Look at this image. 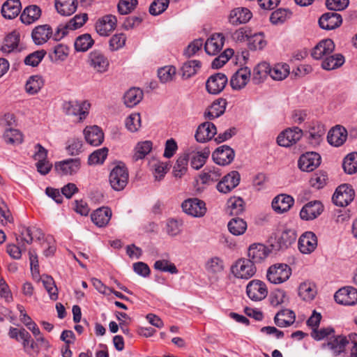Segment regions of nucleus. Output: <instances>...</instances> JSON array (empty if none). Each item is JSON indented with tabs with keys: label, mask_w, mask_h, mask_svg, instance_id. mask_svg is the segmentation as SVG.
Returning a JSON list of instances; mask_svg holds the SVG:
<instances>
[{
	"label": "nucleus",
	"mask_w": 357,
	"mask_h": 357,
	"mask_svg": "<svg viewBox=\"0 0 357 357\" xmlns=\"http://www.w3.org/2000/svg\"><path fill=\"white\" fill-rule=\"evenodd\" d=\"M351 344V357H357V334L351 333L348 337L343 335L331 337L327 342L321 344L322 349L328 348L330 349L334 356H339L345 350V347Z\"/></svg>",
	"instance_id": "1"
},
{
	"label": "nucleus",
	"mask_w": 357,
	"mask_h": 357,
	"mask_svg": "<svg viewBox=\"0 0 357 357\" xmlns=\"http://www.w3.org/2000/svg\"><path fill=\"white\" fill-rule=\"evenodd\" d=\"M291 275V268L287 264L278 263L267 270V280L272 284H278L286 282Z\"/></svg>",
	"instance_id": "2"
},
{
	"label": "nucleus",
	"mask_w": 357,
	"mask_h": 357,
	"mask_svg": "<svg viewBox=\"0 0 357 357\" xmlns=\"http://www.w3.org/2000/svg\"><path fill=\"white\" fill-rule=\"evenodd\" d=\"M111 187L116 191L123 190L128 184V171L124 164L116 165L109 176Z\"/></svg>",
	"instance_id": "3"
},
{
	"label": "nucleus",
	"mask_w": 357,
	"mask_h": 357,
	"mask_svg": "<svg viewBox=\"0 0 357 357\" xmlns=\"http://www.w3.org/2000/svg\"><path fill=\"white\" fill-rule=\"evenodd\" d=\"M257 268L250 259H238L231 266V272L237 278L248 280L256 273Z\"/></svg>",
	"instance_id": "4"
},
{
	"label": "nucleus",
	"mask_w": 357,
	"mask_h": 357,
	"mask_svg": "<svg viewBox=\"0 0 357 357\" xmlns=\"http://www.w3.org/2000/svg\"><path fill=\"white\" fill-rule=\"evenodd\" d=\"M354 190L349 184H342L337 187L333 195L332 200L334 204L338 206H346L354 199Z\"/></svg>",
	"instance_id": "5"
},
{
	"label": "nucleus",
	"mask_w": 357,
	"mask_h": 357,
	"mask_svg": "<svg viewBox=\"0 0 357 357\" xmlns=\"http://www.w3.org/2000/svg\"><path fill=\"white\" fill-rule=\"evenodd\" d=\"M89 107L90 104L86 101L70 100L63 104V109L65 114L68 116L79 115V121H82L86 117Z\"/></svg>",
	"instance_id": "6"
},
{
	"label": "nucleus",
	"mask_w": 357,
	"mask_h": 357,
	"mask_svg": "<svg viewBox=\"0 0 357 357\" xmlns=\"http://www.w3.org/2000/svg\"><path fill=\"white\" fill-rule=\"evenodd\" d=\"M303 135V130L296 126L289 128L282 132L277 137L278 145L289 147L299 141Z\"/></svg>",
	"instance_id": "7"
},
{
	"label": "nucleus",
	"mask_w": 357,
	"mask_h": 357,
	"mask_svg": "<svg viewBox=\"0 0 357 357\" xmlns=\"http://www.w3.org/2000/svg\"><path fill=\"white\" fill-rule=\"evenodd\" d=\"M88 63L96 72L104 73L108 70L109 61L107 57L99 50L90 52Z\"/></svg>",
	"instance_id": "8"
},
{
	"label": "nucleus",
	"mask_w": 357,
	"mask_h": 357,
	"mask_svg": "<svg viewBox=\"0 0 357 357\" xmlns=\"http://www.w3.org/2000/svg\"><path fill=\"white\" fill-rule=\"evenodd\" d=\"M246 293L251 300L259 301L266 297L268 290L264 282L259 280H253L248 284Z\"/></svg>",
	"instance_id": "9"
},
{
	"label": "nucleus",
	"mask_w": 357,
	"mask_h": 357,
	"mask_svg": "<svg viewBox=\"0 0 357 357\" xmlns=\"http://www.w3.org/2000/svg\"><path fill=\"white\" fill-rule=\"evenodd\" d=\"M235 157V151L229 146L222 145L218 147L212 153L213 161L222 166L231 163Z\"/></svg>",
	"instance_id": "10"
},
{
	"label": "nucleus",
	"mask_w": 357,
	"mask_h": 357,
	"mask_svg": "<svg viewBox=\"0 0 357 357\" xmlns=\"http://www.w3.org/2000/svg\"><path fill=\"white\" fill-rule=\"evenodd\" d=\"M181 207L183 211L193 217H202L206 211L205 203L197 198L188 199L184 201Z\"/></svg>",
	"instance_id": "11"
},
{
	"label": "nucleus",
	"mask_w": 357,
	"mask_h": 357,
	"mask_svg": "<svg viewBox=\"0 0 357 357\" xmlns=\"http://www.w3.org/2000/svg\"><path fill=\"white\" fill-rule=\"evenodd\" d=\"M334 298L339 304L353 305L357 302V290L353 287H342L335 292Z\"/></svg>",
	"instance_id": "12"
},
{
	"label": "nucleus",
	"mask_w": 357,
	"mask_h": 357,
	"mask_svg": "<svg viewBox=\"0 0 357 357\" xmlns=\"http://www.w3.org/2000/svg\"><path fill=\"white\" fill-rule=\"evenodd\" d=\"M324 206L320 201H311L305 204L300 211V217L303 220H312L321 214Z\"/></svg>",
	"instance_id": "13"
},
{
	"label": "nucleus",
	"mask_w": 357,
	"mask_h": 357,
	"mask_svg": "<svg viewBox=\"0 0 357 357\" xmlns=\"http://www.w3.org/2000/svg\"><path fill=\"white\" fill-rule=\"evenodd\" d=\"M320 163L321 156L316 152H307L298 161V167L303 172H312Z\"/></svg>",
	"instance_id": "14"
},
{
	"label": "nucleus",
	"mask_w": 357,
	"mask_h": 357,
	"mask_svg": "<svg viewBox=\"0 0 357 357\" xmlns=\"http://www.w3.org/2000/svg\"><path fill=\"white\" fill-rule=\"evenodd\" d=\"M241 176L238 172L232 171L225 176L217 184V190L222 193H228L234 189L240 183Z\"/></svg>",
	"instance_id": "15"
},
{
	"label": "nucleus",
	"mask_w": 357,
	"mask_h": 357,
	"mask_svg": "<svg viewBox=\"0 0 357 357\" xmlns=\"http://www.w3.org/2000/svg\"><path fill=\"white\" fill-rule=\"evenodd\" d=\"M227 76L221 73H215L208 77L206 83L207 91L211 94H218L227 83Z\"/></svg>",
	"instance_id": "16"
},
{
	"label": "nucleus",
	"mask_w": 357,
	"mask_h": 357,
	"mask_svg": "<svg viewBox=\"0 0 357 357\" xmlns=\"http://www.w3.org/2000/svg\"><path fill=\"white\" fill-rule=\"evenodd\" d=\"M318 23L322 29L333 30L340 26L342 18L341 15L336 12H328L319 17Z\"/></svg>",
	"instance_id": "17"
},
{
	"label": "nucleus",
	"mask_w": 357,
	"mask_h": 357,
	"mask_svg": "<svg viewBox=\"0 0 357 357\" xmlns=\"http://www.w3.org/2000/svg\"><path fill=\"white\" fill-rule=\"evenodd\" d=\"M116 23V16L112 15H105L96 23V32L101 36H107L115 29Z\"/></svg>",
	"instance_id": "18"
},
{
	"label": "nucleus",
	"mask_w": 357,
	"mask_h": 357,
	"mask_svg": "<svg viewBox=\"0 0 357 357\" xmlns=\"http://www.w3.org/2000/svg\"><path fill=\"white\" fill-rule=\"evenodd\" d=\"M271 250L261 243H253L248 248L249 259L253 264L261 263L264 261L271 253Z\"/></svg>",
	"instance_id": "19"
},
{
	"label": "nucleus",
	"mask_w": 357,
	"mask_h": 357,
	"mask_svg": "<svg viewBox=\"0 0 357 357\" xmlns=\"http://www.w3.org/2000/svg\"><path fill=\"white\" fill-rule=\"evenodd\" d=\"M252 17V14L249 9L244 7H238L230 11L228 21L231 24L237 26L248 22Z\"/></svg>",
	"instance_id": "20"
},
{
	"label": "nucleus",
	"mask_w": 357,
	"mask_h": 357,
	"mask_svg": "<svg viewBox=\"0 0 357 357\" xmlns=\"http://www.w3.org/2000/svg\"><path fill=\"white\" fill-rule=\"evenodd\" d=\"M216 132L215 126L213 123L206 121L198 126L195 137L198 142L204 143L211 139Z\"/></svg>",
	"instance_id": "21"
},
{
	"label": "nucleus",
	"mask_w": 357,
	"mask_h": 357,
	"mask_svg": "<svg viewBox=\"0 0 357 357\" xmlns=\"http://www.w3.org/2000/svg\"><path fill=\"white\" fill-rule=\"evenodd\" d=\"M317 246V238L312 231H306L298 240L299 250L304 254L312 252Z\"/></svg>",
	"instance_id": "22"
},
{
	"label": "nucleus",
	"mask_w": 357,
	"mask_h": 357,
	"mask_svg": "<svg viewBox=\"0 0 357 357\" xmlns=\"http://www.w3.org/2000/svg\"><path fill=\"white\" fill-rule=\"evenodd\" d=\"M335 50V44L331 39L321 40L313 49L312 56L315 59H321L330 55Z\"/></svg>",
	"instance_id": "23"
},
{
	"label": "nucleus",
	"mask_w": 357,
	"mask_h": 357,
	"mask_svg": "<svg viewBox=\"0 0 357 357\" xmlns=\"http://www.w3.org/2000/svg\"><path fill=\"white\" fill-rule=\"evenodd\" d=\"M225 37L222 33L213 34L204 44V50L208 55H215L219 53L224 45Z\"/></svg>",
	"instance_id": "24"
},
{
	"label": "nucleus",
	"mask_w": 357,
	"mask_h": 357,
	"mask_svg": "<svg viewBox=\"0 0 357 357\" xmlns=\"http://www.w3.org/2000/svg\"><path fill=\"white\" fill-rule=\"evenodd\" d=\"M52 36V29L49 24L38 25L31 32V38L36 45L45 43Z\"/></svg>",
	"instance_id": "25"
},
{
	"label": "nucleus",
	"mask_w": 357,
	"mask_h": 357,
	"mask_svg": "<svg viewBox=\"0 0 357 357\" xmlns=\"http://www.w3.org/2000/svg\"><path fill=\"white\" fill-rule=\"evenodd\" d=\"M250 78V70L248 67L238 70L231 77L230 85L233 89L240 90L245 87Z\"/></svg>",
	"instance_id": "26"
},
{
	"label": "nucleus",
	"mask_w": 357,
	"mask_h": 357,
	"mask_svg": "<svg viewBox=\"0 0 357 357\" xmlns=\"http://www.w3.org/2000/svg\"><path fill=\"white\" fill-rule=\"evenodd\" d=\"M84 135L86 142L94 146L100 145L104 139V133L97 126L86 127Z\"/></svg>",
	"instance_id": "27"
},
{
	"label": "nucleus",
	"mask_w": 357,
	"mask_h": 357,
	"mask_svg": "<svg viewBox=\"0 0 357 357\" xmlns=\"http://www.w3.org/2000/svg\"><path fill=\"white\" fill-rule=\"evenodd\" d=\"M347 137V130L343 126H336L328 132L327 140L331 145L340 146L346 141Z\"/></svg>",
	"instance_id": "28"
},
{
	"label": "nucleus",
	"mask_w": 357,
	"mask_h": 357,
	"mask_svg": "<svg viewBox=\"0 0 357 357\" xmlns=\"http://www.w3.org/2000/svg\"><path fill=\"white\" fill-rule=\"evenodd\" d=\"M79 168L80 160L79 158L65 160L55 165V169L64 175L74 174Z\"/></svg>",
	"instance_id": "29"
},
{
	"label": "nucleus",
	"mask_w": 357,
	"mask_h": 357,
	"mask_svg": "<svg viewBox=\"0 0 357 357\" xmlns=\"http://www.w3.org/2000/svg\"><path fill=\"white\" fill-rule=\"evenodd\" d=\"M294 199L290 195H279L272 202V208L278 213L288 211L294 205Z\"/></svg>",
	"instance_id": "30"
},
{
	"label": "nucleus",
	"mask_w": 357,
	"mask_h": 357,
	"mask_svg": "<svg viewBox=\"0 0 357 357\" xmlns=\"http://www.w3.org/2000/svg\"><path fill=\"white\" fill-rule=\"evenodd\" d=\"M186 153L190 155V160L191 167L197 170L204 166L211 151L208 148H205L202 151H195L188 149Z\"/></svg>",
	"instance_id": "31"
},
{
	"label": "nucleus",
	"mask_w": 357,
	"mask_h": 357,
	"mask_svg": "<svg viewBox=\"0 0 357 357\" xmlns=\"http://www.w3.org/2000/svg\"><path fill=\"white\" fill-rule=\"evenodd\" d=\"M326 129L325 126L319 122H313L309 128V142L314 145H319L323 140Z\"/></svg>",
	"instance_id": "32"
},
{
	"label": "nucleus",
	"mask_w": 357,
	"mask_h": 357,
	"mask_svg": "<svg viewBox=\"0 0 357 357\" xmlns=\"http://www.w3.org/2000/svg\"><path fill=\"white\" fill-rule=\"evenodd\" d=\"M112 217V211L108 207L96 209L91 215L92 222L99 227L106 226Z\"/></svg>",
	"instance_id": "33"
},
{
	"label": "nucleus",
	"mask_w": 357,
	"mask_h": 357,
	"mask_svg": "<svg viewBox=\"0 0 357 357\" xmlns=\"http://www.w3.org/2000/svg\"><path fill=\"white\" fill-rule=\"evenodd\" d=\"M41 9L36 5L26 6L20 15V20L25 24H31L37 21L41 16Z\"/></svg>",
	"instance_id": "34"
},
{
	"label": "nucleus",
	"mask_w": 357,
	"mask_h": 357,
	"mask_svg": "<svg viewBox=\"0 0 357 357\" xmlns=\"http://www.w3.org/2000/svg\"><path fill=\"white\" fill-rule=\"evenodd\" d=\"M21 3L20 0H7L1 7V14L6 19H14L20 13Z\"/></svg>",
	"instance_id": "35"
},
{
	"label": "nucleus",
	"mask_w": 357,
	"mask_h": 357,
	"mask_svg": "<svg viewBox=\"0 0 357 357\" xmlns=\"http://www.w3.org/2000/svg\"><path fill=\"white\" fill-rule=\"evenodd\" d=\"M144 93L139 88L132 87L123 96V102L127 107H133L143 99Z\"/></svg>",
	"instance_id": "36"
},
{
	"label": "nucleus",
	"mask_w": 357,
	"mask_h": 357,
	"mask_svg": "<svg viewBox=\"0 0 357 357\" xmlns=\"http://www.w3.org/2000/svg\"><path fill=\"white\" fill-rule=\"evenodd\" d=\"M295 320V313L288 309L279 311L274 317L275 324L281 328L291 326L294 323Z\"/></svg>",
	"instance_id": "37"
},
{
	"label": "nucleus",
	"mask_w": 357,
	"mask_h": 357,
	"mask_svg": "<svg viewBox=\"0 0 357 357\" xmlns=\"http://www.w3.org/2000/svg\"><path fill=\"white\" fill-rule=\"evenodd\" d=\"M227 105L225 99L219 98L214 101L208 110L204 113V116L209 120H213L222 115L225 113Z\"/></svg>",
	"instance_id": "38"
},
{
	"label": "nucleus",
	"mask_w": 357,
	"mask_h": 357,
	"mask_svg": "<svg viewBox=\"0 0 357 357\" xmlns=\"http://www.w3.org/2000/svg\"><path fill=\"white\" fill-rule=\"evenodd\" d=\"M54 6L60 15L69 16L76 11L77 0H55Z\"/></svg>",
	"instance_id": "39"
},
{
	"label": "nucleus",
	"mask_w": 357,
	"mask_h": 357,
	"mask_svg": "<svg viewBox=\"0 0 357 357\" xmlns=\"http://www.w3.org/2000/svg\"><path fill=\"white\" fill-rule=\"evenodd\" d=\"M44 86V79L40 75H32L25 84V91L29 95L37 94Z\"/></svg>",
	"instance_id": "40"
},
{
	"label": "nucleus",
	"mask_w": 357,
	"mask_h": 357,
	"mask_svg": "<svg viewBox=\"0 0 357 357\" xmlns=\"http://www.w3.org/2000/svg\"><path fill=\"white\" fill-rule=\"evenodd\" d=\"M245 210V202L241 197H231L227 201V213L231 216H237Z\"/></svg>",
	"instance_id": "41"
},
{
	"label": "nucleus",
	"mask_w": 357,
	"mask_h": 357,
	"mask_svg": "<svg viewBox=\"0 0 357 357\" xmlns=\"http://www.w3.org/2000/svg\"><path fill=\"white\" fill-rule=\"evenodd\" d=\"M270 64L266 62L259 63L253 71L252 82L255 84H259L263 82L269 75Z\"/></svg>",
	"instance_id": "42"
},
{
	"label": "nucleus",
	"mask_w": 357,
	"mask_h": 357,
	"mask_svg": "<svg viewBox=\"0 0 357 357\" xmlns=\"http://www.w3.org/2000/svg\"><path fill=\"white\" fill-rule=\"evenodd\" d=\"M344 63V57L341 54L326 56L321 63V67L326 70H331L342 66Z\"/></svg>",
	"instance_id": "43"
},
{
	"label": "nucleus",
	"mask_w": 357,
	"mask_h": 357,
	"mask_svg": "<svg viewBox=\"0 0 357 357\" xmlns=\"http://www.w3.org/2000/svg\"><path fill=\"white\" fill-rule=\"evenodd\" d=\"M190 156L186 151L178 156L173 167V174L175 177L181 178L185 174Z\"/></svg>",
	"instance_id": "44"
},
{
	"label": "nucleus",
	"mask_w": 357,
	"mask_h": 357,
	"mask_svg": "<svg viewBox=\"0 0 357 357\" xmlns=\"http://www.w3.org/2000/svg\"><path fill=\"white\" fill-rule=\"evenodd\" d=\"M296 237V233L294 229H284L278 240L279 249L287 248L295 243Z\"/></svg>",
	"instance_id": "45"
},
{
	"label": "nucleus",
	"mask_w": 357,
	"mask_h": 357,
	"mask_svg": "<svg viewBox=\"0 0 357 357\" xmlns=\"http://www.w3.org/2000/svg\"><path fill=\"white\" fill-rule=\"evenodd\" d=\"M201 68V62L198 60H190L183 63L181 68V77L187 79L195 75Z\"/></svg>",
	"instance_id": "46"
},
{
	"label": "nucleus",
	"mask_w": 357,
	"mask_h": 357,
	"mask_svg": "<svg viewBox=\"0 0 357 357\" xmlns=\"http://www.w3.org/2000/svg\"><path fill=\"white\" fill-rule=\"evenodd\" d=\"M206 271L211 274H218L225 269V263L222 258L215 256L207 260L205 264Z\"/></svg>",
	"instance_id": "47"
},
{
	"label": "nucleus",
	"mask_w": 357,
	"mask_h": 357,
	"mask_svg": "<svg viewBox=\"0 0 357 357\" xmlns=\"http://www.w3.org/2000/svg\"><path fill=\"white\" fill-rule=\"evenodd\" d=\"M222 173L220 168L215 167H206L204 172L200 174V178L202 183L206 184L218 181Z\"/></svg>",
	"instance_id": "48"
},
{
	"label": "nucleus",
	"mask_w": 357,
	"mask_h": 357,
	"mask_svg": "<svg viewBox=\"0 0 357 357\" xmlns=\"http://www.w3.org/2000/svg\"><path fill=\"white\" fill-rule=\"evenodd\" d=\"M229 231L235 236L242 235L247 229V223L239 218H232L228 223Z\"/></svg>",
	"instance_id": "49"
},
{
	"label": "nucleus",
	"mask_w": 357,
	"mask_h": 357,
	"mask_svg": "<svg viewBox=\"0 0 357 357\" xmlns=\"http://www.w3.org/2000/svg\"><path fill=\"white\" fill-rule=\"evenodd\" d=\"M94 44V40L89 33L78 36L75 41V49L77 52H86Z\"/></svg>",
	"instance_id": "50"
},
{
	"label": "nucleus",
	"mask_w": 357,
	"mask_h": 357,
	"mask_svg": "<svg viewBox=\"0 0 357 357\" xmlns=\"http://www.w3.org/2000/svg\"><path fill=\"white\" fill-rule=\"evenodd\" d=\"M289 74V66L286 63L276 64L274 67L270 66L269 75L274 80H282Z\"/></svg>",
	"instance_id": "51"
},
{
	"label": "nucleus",
	"mask_w": 357,
	"mask_h": 357,
	"mask_svg": "<svg viewBox=\"0 0 357 357\" xmlns=\"http://www.w3.org/2000/svg\"><path fill=\"white\" fill-rule=\"evenodd\" d=\"M69 49L66 45L59 44L54 48L53 52L49 54V57L52 62L63 61L68 56Z\"/></svg>",
	"instance_id": "52"
},
{
	"label": "nucleus",
	"mask_w": 357,
	"mask_h": 357,
	"mask_svg": "<svg viewBox=\"0 0 357 357\" xmlns=\"http://www.w3.org/2000/svg\"><path fill=\"white\" fill-rule=\"evenodd\" d=\"M316 293L314 284L310 282H303L298 287V295L305 301L312 300Z\"/></svg>",
	"instance_id": "53"
},
{
	"label": "nucleus",
	"mask_w": 357,
	"mask_h": 357,
	"mask_svg": "<svg viewBox=\"0 0 357 357\" xmlns=\"http://www.w3.org/2000/svg\"><path fill=\"white\" fill-rule=\"evenodd\" d=\"M342 167L345 173L352 174L357 172V153L348 154L344 159Z\"/></svg>",
	"instance_id": "54"
},
{
	"label": "nucleus",
	"mask_w": 357,
	"mask_h": 357,
	"mask_svg": "<svg viewBox=\"0 0 357 357\" xmlns=\"http://www.w3.org/2000/svg\"><path fill=\"white\" fill-rule=\"evenodd\" d=\"M19 236H16V240L18 244H31L33 241V227L21 226L20 227Z\"/></svg>",
	"instance_id": "55"
},
{
	"label": "nucleus",
	"mask_w": 357,
	"mask_h": 357,
	"mask_svg": "<svg viewBox=\"0 0 357 357\" xmlns=\"http://www.w3.org/2000/svg\"><path fill=\"white\" fill-rule=\"evenodd\" d=\"M107 153L108 149L105 147L93 151L89 156L88 164L89 165L102 164L107 156Z\"/></svg>",
	"instance_id": "56"
},
{
	"label": "nucleus",
	"mask_w": 357,
	"mask_h": 357,
	"mask_svg": "<svg viewBox=\"0 0 357 357\" xmlns=\"http://www.w3.org/2000/svg\"><path fill=\"white\" fill-rule=\"evenodd\" d=\"M3 139L7 144H21L23 141L22 133L17 129H6L3 134Z\"/></svg>",
	"instance_id": "57"
},
{
	"label": "nucleus",
	"mask_w": 357,
	"mask_h": 357,
	"mask_svg": "<svg viewBox=\"0 0 357 357\" xmlns=\"http://www.w3.org/2000/svg\"><path fill=\"white\" fill-rule=\"evenodd\" d=\"M176 68L173 66H167L160 68L158 70V76L162 83H167L173 79V77L176 75Z\"/></svg>",
	"instance_id": "58"
},
{
	"label": "nucleus",
	"mask_w": 357,
	"mask_h": 357,
	"mask_svg": "<svg viewBox=\"0 0 357 357\" xmlns=\"http://www.w3.org/2000/svg\"><path fill=\"white\" fill-rule=\"evenodd\" d=\"M137 4V0H120L117 5L118 11L121 15H128L135 9Z\"/></svg>",
	"instance_id": "59"
},
{
	"label": "nucleus",
	"mask_w": 357,
	"mask_h": 357,
	"mask_svg": "<svg viewBox=\"0 0 357 357\" xmlns=\"http://www.w3.org/2000/svg\"><path fill=\"white\" fill-rule=\"evenodd\" d=\"M42 282L47 292L50 294V298L56 301L58 298L57 288L55 286L54 281L51 276L43 275Z\"/></svg>",
	"instance_id": "60"
},
{
	"label": "nucleus",
	"mask_w": 357,
	"mask_h": 357,
	"mask_svg": "<svg viewBox=\"0 0 357 357\" xmlns=\"http://www.w3.org/2000/svg\"><path fill=\"white\" fill-rule=\"evenodd\" d=\"M19 37L15 33H12L5 38L4 45L1 47L3 52L10 53L17 47L19 43Z\"/></svg>",
	"instance_id": "61"
},
{
	"label": "nucleus",
	"mask_w": 357,
	"mask_h": 357,
	"mask_svg": "<svg viewBox=\"0 0 357 357\" xmlns=\"http://www.w3.org/2000/svg\"><path fill=\"white\" fill-rule=\"evenodd\" d=\"M45 54L46 52L44 50L36 51L25 57L24 63L33 67L37 66Z\"/></svg>",
	"instance_id": "62"
},
{
	"label": "nucleus",
	"mask_w": 357,
	"mask_h": 357,
	"mask_svg": "<svg viewBox=\"0 0 357 357\" xmlns=\"http://www.w3.org/2000/svg\"><path fill=\"white\" fill-rule=\"evenodd\" d=\"M169 0H154L150 7L149 13L152 15H158L162 13L168 7Z\"/></svg>",
	"instance_id": "63"
},
{
	"label": "nucleus",
	"mask_w": 357,
	"mask_h": 357,
	"mask_svg": "<svg viewBox=\"0 0 357 357\" xmlns=\"http://www.w3.org/2000/svg\"><path fill=\"white\" fill-rule=\"evenodd\" d=\"M87 20L88 15L86 13L77 14L70 19L66 24L70 30H75L82 27Z\"/></svg>",
	"instance_id": "64"
}]
</instances>
